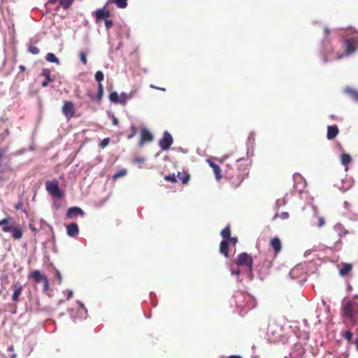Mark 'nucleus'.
<instances>
[{
    "mask_svg": "<svg viewBox=\"0 0 358 358\" xmlns=\"http://www.w3.org/2000/svg\"><path fill=\"white\" fill-rule=\"evenodd\" d=\"M248 175L246 165L238 164L235 165L234 169L228 170L226 173L227 178L234 187H238Z\"/></svg>",
    "mask_w": 358,
    "mask_h": 358,
    "instance_id": "nucleus-1",
    "label": "nucleus"
},
{
    "mask_svg": "<svg viewBox=\"0 0 358 358\" xmlns=\"http://www.w3.org/2000/svg\"><path fill=\"white\" fill-rule=\"evenodd\" d=\"M13 218L8 216L0 220V226H2V231L5 233L11 232V236L15 240H19L22 238L23 229L22 227L17 223L10 224Z\"/></svg>",
    "mask_w": 358,
    "mask_h": 358,
    "instance_id": "nucleus-2",
    "label": "nucleus"
},
{
    "mask_svg": "<svg viewBox=\"0 0 358 358\" xmlns=\"http://www.w3.org/2000/svg\"><path fill=\"white\" fill-rule=\"evenodd\" d=\"M356 306L351 301H348L343 305V317L344 322L353 325L355 323Z\"/></svg>",
    "mask_w": 358,
    "mask_h": 358,
    "instance_id": "nucleus-3",
    "label": "nucleus"
},
{
    "mask_svg": "<svg viewBox=\"0 0 358 358\" xmlns=\"http://www.w3.org/2000/svg\"><path fill=\"white\" fill-rule=\"evenodd\" d=\"M45 187L48 192L53 197L61 199L64 196V192L59 189V182L57 180L45 182Z\"/></svg>",
    "mask_w": 358,
    "mask_h": 358,
    "instance_id": "nucleus-4",
    "label": "nucleus"
},
{
    "mask_svg": "<svg viewBox=\"0 0 358 358\" xmlns=\"http://www.w3.org/2000/svg\"><path fill=\"white\" fill-rule=\"evenodd\" d=\"M358 41L355 38H349L345 40L343 43L344 53L337 55V59H341L344 56H349L353 54L357 50Z\"/></svg>",
    "mask_w": 358,
    "mask_h": 358,
    "instance_id": "nucleus-5",
    "label": "nucleus"
},
{
    "mask_svg": "<svg viewBox=\"0 0 358 358\" xmlns=\"http://www.w3.org/2000/svg\"><path fill=\"white\" fill-rule=\"evenodd\" d=\"M235 264L239 266H246L250 273H252L253 270V259L246 252H242L238 255L235 259Z\"/></svg>",
    "mask_w": 358,
    "mask_h": 358,
    "instance_id": "nucleus-6",
    "label": "nucleus"
},
{
    "mask_svg": "<svg viewBox=\"0 0 358 358\" xmlns=\"http://www.w3.org/2000/svg\"><path fill=\"white\" fill-rule=\"evenodd\" d=\"M241 297L243 299L244 304H242L241 302L238 300L236 301L237 307H240L241 308H246L248 310L252 309L256 306V301L254 297L248 294H241Z\"/></svg>",
    "mask_w": 358,
    "mask_h": 358,
    "instance_id": "nucleus-7",
    "label": "nucleus"
},
{
    "mask_svg": "<svg viewBox=\"0 0 358 358\" xmlns=\"http://www.w3.org/2000/svg\"><path fill=\"white\" fill-rule=\"evenodd\" d=\"M173 140L168 131H164L163 137L159 141V145L162 150H168L173 144Z\"/></svg>",
    "mask_w": 358,
    "mask_h": 358,
    "instance_id": "nucleus-8",
    "label": "nucleus"
},
{
    "mask_svg": "<svg viewBox=\"0 0 358 358\" xmlns=\"http://www.w3.org/2000/svg\"><path fill=\"white\" fill-rule=\"evenodd\" d=\"M63 115L69 121L75 115L74 104L72 101H65L62 108Z\"/></svg>",
    "mask_w": 358,
    "mask_h": 358,
    "instance_id": "nucleus-9",
    "label": "nucleus"
},
{
    "mask_svg": "<svg viewBox=\"0 0 358 358\" xmlns=\"http://www.w3.org/2000/svg\"><path fill=\"white\" fill-rule=\"evenodd\" d=\"M93 15L95 17L96 22H99V21L109 18L111 15L110 12L108 10L106 9V6L96 10L94 12Z\"/></svg>",
    "mask_w": 358,
    "mask_h": 358,
    "instance_id": "nucleus-10",
    "label": "nucleus"
},
{
    "mask_svg": "<svg viewBox=\"0 0 358 358\" xmlns=\"http://www.w3.org/2000/svg\"><path fill=\"white\" fill-rule=\"evenodd\" d=\"M11 288L13 290L12 300L14 302H17L19 301V297L21 295L23 290L22 286L19 281H16L15 282L13 283Z\"/></svg>",
    "mask_w": 358,
    "mask_h": 358,
    "instance_id": "nucleus-11",
    "label": "nucleus"
},
{
    "mask_svg": "<svg viewBox=\"0 0 358 358\" xmlns=\"http://www.w3.org/2000/svg\"><path fill=\"white\" fill-rule=\"evenodd\" d=\"M47 278V276L42 274L39 270H35L28 275V279H32L36 284L43 282Z\"/></svg>",
    "mask_w": 358,
    "mask_h": 358,
    "instance_id": "nucleus-12",
    "label": "nucleus"
},
{
    "mask_svg": "<svg viewBox=\"0 0 358 358\" xmlns=\"http://www.w3.org/2000/svg\"><path fill=\"white\" fill-rule=\"evenodd\" d=\"M153 140L152 134L146 129H143L141 132V140L138 146L142 147L145 143L151 142Z\"/></svg>",
    "mask_w": 358,
    "mask_h": 358,
    "instance_id": "nucleus-13",
    "label": "nucleus"
},
{
    "mask_svg": "<svg viewBox=\"0 0 358 358\" xmlns=\"http://www.w3.org/2000/svg\"><path fill=\"white\" fill-rule=\"evenodd\" d=\"M85 212L79 207L74 206L68 209L66 217L68 219H73L77 216H83Z\"/></svg>",
    "mask_w": 358,
    "mask_h": 358,
    "instance_id": "nucleus-14",
    "label": "nucleus"
},
{
    "mask_svg": "<svg viewBox=\"0 0 358 358\" xmlns=\"http://www.w3.org/2000/svg\"><path fill=\"white\" fill-rule=\"evenodd\" d=\"M66 233L71 237H76L79 233V228L76 223L72 222L66 225Z\"/></svg>",
    "mask_w": 358,
    "mask_h": 358,
    "instance_id": "nucleus-15",
    "label": "nucleus"
},
{
    "mask_svg": "<svg viewBox=\"0 0 358 358\" xmlns=\"http://www.w3.org/2000/svg\"><path fill=\"white\" fill-rule=\"evenodd\" d=\"M271 247L274 250L275 254L280 252L282 248L281 241L278 237L273 238L270 241Z\"/></svg>",
    "mask_w": 358,
    "mask_h": 358,
    "instance_id": "nucleus-16",
    "label": "nucleus"
},
{
    "mask_svg": "<svg viewBox=\"0 0 358 358\" xmlns=\"http://www.w3.org/2000/svg\"><path fill=\"white\" fill-rule=\"evenodd\" d=\"M207 162H208L209 166L213 169L215 178L217 180H220L222 178V174H221V169H220V166L217 164L213 162L210 160H208Z\"/></svg>",
    "mask_w": 358,
    "mask_h": 358,
    "instance_id": "nucleus-17",
    "label": "nucleus"
},
{
    "mask_svg": "<svg viewBox=\"0 0 358 358\" xmlns=\"http://www.w3.org/2000/svg\"><path fill=\"white\" fill-rule=\"evenodd\" d=\"M50 73L51 72L49 69H43L42 76L45 78V80L42 83V87H47L50 82H52L54 80V79L50 77Z\"/></svg>",
    "mask_w": 358,
    "mask_h": 358,
    "instance_id": "nucleus-18",
    "label": "nucleus"
},
{
    "mask_svg": "<svg viewBox=\"0 0 358 358\" xmlns=\"http://www.w3.org/2000/svg\"><path fill=\"white\" fill-rule=\"evenodd\" d=\"M352 269V264L350 263H343L341 268L339 270V274L342 276H345L349 274V273Z\"/></svg>",
    "mask_w": 358,
    "mask_h": 358,
    "instance_id": "nucleus-19",
    "label": "nucleus"
},
{
    "mask_svg": "<svg viewBox=\"0 0 358 358\" xmlns=\"http://www.w3.org/2000/svg\"><path fill=\"white\" fill-rule=\"evenodd\" d=\"M220 252L226 257L229 256V241L227 240H223L221 241L220 245Z\"/></svg>",
    "mask_w": 358,
    "mask_h": 358,
    "instance_id": "nucleus-20",
    "label": "nucleus"
},
{
    "mask_svg": "<svg viewBox=\"0 0 358 358\" xmlns=\"http://www.w3.org/2000/svg\"><path fill=\"white\" fill-rule=\"evenodd\" d=\"M177 177L179 180L182 182V184H187L190 178V175L185 171L178 172Z\"/></svg>",
    "mask_w": 358,
    "mask_h": 358,
    "instance_id": "nucleus-21",
    "label": "nucleus"
},
{
    "mask_svg": "<svg viewBox=\"0 0 358 358\" xmlns=\"http://www.w3.org/2000/svg\"><path fill=\"white\" fill-rule=\"evenodd\" d=\"M351 160H352V159H351V157L350 155H348L347 153H343L341 155V162L342 164L345 166V171L348 170L347 166L351 162Z\"/></svg>",
    "mask_w": 358,
    "mask_h": 358,
    "instance_id": "nucleus-22",
    "label": "nucleus"
},
{
    "mask_svg": "<svg viewBox=\"0 0 358 358\" xmlns=\"http://www.w3.org/2000/svg\"><path fill=\"white\" fill-rule=\"evenodd\" d=\"M127 1L128 0H108V2L106 4L113 3L116 4L120 8H124L127 6Z\"/></svg>",
    "mask_w": 358,
    "mask_h": 358,
    "instance_id": "nucleus-23",
    "label": "nucleus"
},
{
    "mask_svg": "<svg viewBox=\"0 0 358 358\" xmlns=\"http://www.w3.org/2000/svg\"><path fill=\"white\" fill-rule=\"evenodd\" d=\"M345 92L352 99L358 102V90L347 88Z\"/></svg>",
    "mask_w": 358,
    "mask_h": 358,
    "instance_id": "nucleus-24",
    "label": "nucleus"
},
{
    "mask_svg": "<svg viewBox=\"0 0 358 358\" xmlns=\"http://www.w3.org/2000/svg\"><path fill=\"white\" fill-rule=\"evenodd\" d=\"M131 98V95H129L127 94L126 92H122L120 95H119V100H120V104H122V105H124L126 104V103L127 102V101Z\"/></svg>",
    "mask_w": 358,
    "mask_h": 358,
    "instance_id": "nucleus-25",
    "label": "nucleus"
},
{
    "mask_svg": "<svg viewBox=\"0 0 358 358\" xmlns=\"http://www.w3.org/2000/svg\"><path fill=\"white\" fill-rule=\"evenodd\" d=\"M327 129V138H334L336 137V126H328Z\"/></svg>",
    "mask_w": 358,
    "mask_h": 358,
    "instance_id": "nucleus-26",
    "label": "nucleus"
},
{
    "mask_svg": "<svg viewBox=\"0 0 358 358\" xmlns=\"http://www.w3.org/2000/svg\"><path fill=\"white\" fill-rule=\"evenodd\" d=\"M46 59H47V61H48L50 62L56 63V64L59 63V59L55 56V54H53L52 52H49L47 54Z\"/></svg>",
    "mask_w": 358,
    "mask_h": 358,
    "instance_id": "nucleus-27",
    "label": "nucleus"
},
{
    "mask_svg": "<svg viewBox=\"0 0 358 358\" xmlns=\"http://www.w3.org/2000/svg\"><path fill=\"white\" fill-rule=\"evenodd\" d=\"M59 2L64 9H68L72 5L73 0H59Z\"/></svg>",
    "mask_w": 358,
    "mask_h": 358,
    "instance_id": "nucleus-28",
    "label": "nucleus"
},
{
    "mask_svg": "<svg viewBox=\"0 0 358 358\" xmlns=\"http://www.w3.org/2000/svg\"><path fill=\"white\" fill-rule=\"evenodd\" d=\"M221 236L224 239H227L229 238V236H231V229L229 225L222 230Z\"/></svg>",
    "mask_w": 358,
    "mask_h": 358,
    "instance_id": "nucleus-29",
    "label": "nucleus"
},
{
    "mask_svg": "<svg viewBox=\"0 0 358 358\" xmlns=\"http://www.w3.org/2000/svg\"><path fill=\"white\" fill-rule=\"evenodd\" d=\"M109 99L111 102L115 103H120L119 95L116 92H113L109 95Z\"/></svg>",
    "mask_w": 358,
    "mask_h": 358,
    "instance_id": "nucleus-30",
    "label": "nucleus"
},
{
    "mask_svg": "<svg viewBox=\"0 0 358 358\" xmlns=\"http://www.w3.org/2000/svg\"><path fill=\"white\" fill-rule=\"evenodd\" d=\"M103 95V87L101 83L98 85V92L96 95V99L98 101H101Z\"/></svg>",
    "mask_w": 358,
    "mask_h": 358,
    "instance_id": "nucleus-31",
    "label": "nucleus"
},
{
    "mask_svg": "<svg viewBox=\"0 0 358 358\" xmlns=\"http://www.w3.org/2000/svg\"><path fill=\"white\" fill-rule=\"evenodd\" d=\"M127 174V171L125 169H121L117 173H115L113 176V178L116 180L120 177L124 176Z\"/></svg>",
    "mask_w": 358,
    "mask_h": 358,
    "instance_id": "nucleus-32",
    "label": "nucleus"
},
{
    "mask_svg": "<svg viewBox=\"0 0 358 358\" xmlns=\"http://www.w3.org/2000/svg\"><path fill=\"white\" fill-rule=\"evenodd\" d=\"M110 142V138H103L99 143V147L102 149L105 148L106 146L108 145V144Z\"/></svg>",
    "mask_w": 358,
    "mask_h": 358,
    "instance_id": "nucleus-33",
    "label": "nucleus"
},
{
    "mask_svg": "<svg viewBox=\"0 0 358 358\" xmlns=\"http://www.w3.org/2000/svg\"><path fill=\"white\" fill-rule=\"evenodd\" d=\"M278 217H279L282 220H287V219L289 218V213L287 212H282L280 215L275 214L273 219L275 220Z\"/></svg>",
    "mask_w": 358,
    "mask_h": 358,
    "instance_id": "nucleus-34",
    "label": "nucleus"
},
{
    "mask_svg": "<svg viewBox=\"0 0 358 358\" xmlns=\"http://www.w3.org/2000/svg\"><path fill=\"white\" fill-rule=\"evenodd\" d=\"M103 73L102 71H96V73H95V79L96 81L99 82V83H101V82L103 80Z\"/></svg>",
    "mask_w": 358,
    "mask_h": 358,
    "instance_id": "nucleus-35",
    "label": "nucleus"
},
{
    "mask_svg": "<svg viewBox=\"0 0 358 358\" xmlns=\"http://www.w3.org/2000/svg\"><path fill=\"white\" fill-rule=\"evenodd\" d=\"M29 52L34 55H37L39 53V49L34 45H30L29 48Z\"/></svg>",
    "mask_w": 358,
    "mask_h": 358,
    "instance_id": "nucleus-36",
    "label": "nucleus"
},
{
    "mask_svg": "<svg viewBox=\"0 0 358 358\" xmlns=\"http://www.w3.org/2000/svg\"><path fill=\"white\" fill-rule=\"evenodd\" d=\"M79 55H80V58L81 62H83V64L84 65H85L87 64V55H86V53L85 52H80Z\"/></svg>",
    "mask_w": 358,
    "mask_h": 358,
    "instance_id": "nucleus-37",
    "label": "nucleus"
},
{
    "mask_svg": "<svg viewBox=\"0 0 358 358\" xmlns=\"http://www.w3.org/2000/svg\"><path fill=\"white\" fill-rule=\"evenodd\" d=\"M55 275L57 280V282L58 284H61L62 282V274L61 273L58 271V270H55Z\"/></svg>",
    "mask_w": 358,
    "mask_h": 358,
    "instance_id": "nucleus-38",
    "label": "nucleus"
},
{
    "mask_svg": "<svg viewBox=\"0 0 358 358\" xmlns=\"http://www.w3.org/2000/svg\"><path fill=\"white\" fill-rule=\"evenodd\" d=\"M164 179L166 180V181H170L171 182H176L177 181L176 178V176L174 174L173 175H169V176H166L164 177Z\"/></svg>",
    "mask_w": 358,
    "mask_h": 358,
    "instance_id": "nucleus-39",
    "label": "nucleus"
},
{
    "mask_svg": "<svg viewBox=\"0 0 358 358\" xmlns=\"http://www.w3.org/2000/svg\"><path fill=\"white\" fill-rule=\"evenodd\" d=\"M43 292H46L50 289V285H49V280L48 278L45 279L43 282Z\"/></svg>",
    "mask_w": 358,
    "mask_h": 358,
    "instance_id": "nucleus-40",
    "label": "nucleus"
},
{
    "mask_svg": "<svg viewBox=\"0 0 358 358\" xmlns=\"http://www.w3.org/2000/svg\"><path fill=\"white\" fill-rule=\"evenodd\" d=\"M105 22V26L106 27L107 29H110V28H112L113 27V22L112 20H108L106 19V20H104Z\"/></svg>",
    "mask_w": 358,
    "mask_h": 358,
    "instance_id": "nucleus-41",
    "label": "nucleus"
},
{
    "mask_svg": "<svg viewBox=\"0 0 358 358\" xmlns=\"http://www.w3.org/2000/svg\"><path fill=\"white\" fill-rule=\"evenodd\" d=\"M343 336L349 341L352 339V334L350 331H346L343 333Z\"/></svg>",
    "mask_w": 358,
    "mask_h": 358,
    "instance_id": "nucleus-42",
    "label": "nucleus"
},
{
    "mask_svg": "<svg viewBox=\"0 0 358 358\" xmlns=\"http://www.w3.org/2000/svg\"><path fill=\"white\" fill-rule=\"evenodd\" d=\"M229 240H227L229 241V243H231L234 245H235L237 241H238V238L236 237H231L229 236V238H228Z\"/></svg>",
    "mask_w": 358,
    "mask_h": 358,
    "instance_id": "nucleus-43",
    "label": "nucleus"
},
{
    "mask_svg": "<svg viewBox=\"0 0 358 358\" xmlns=\"http://www.w3.org/2000/svg\"><path fill=\"white\" fill-rule=\"evenodd\" d=\"M337 234H338L339 236L341 235V231H343L342 226L341 224H337Z\"/></svg>",
    "mask_w": 358,
    "mask_h": 358,
    "instance_id": "nucleus-44",
    "label": "nucleus"
},
{
    "mask_svg": "<svg viewBox=\"0 0 358 358\" xmlns=\"http://www.w3.org/2000/svg\"><path fill=\"white\" fill-rule=\"evenodd\" d=\"M324 224V220L322 217L319 218L318 227H321Z\"/></svg>",
    "mask_w": 358,
    "mask_h": 358,
    "instance_id": "nucleus-45",
    "label": "nucleus"
},
{
    "mask_svg": "<svg viewBox=\"0 0 358 358\" xmlns=\"http://www.w3.org/2000/svg\"><path fill=\"white\" fill-rule=\"evenodd\" d=\"M231 273L234 274V275H238L240 274V270L238 268H237V269H232L231 270Z\"/></svg>",
    "mask_w": 358,
    "mask_h": 358,
    "instance_id": "nucleus-46",
    "label": "nucleus"
},
{
    "mask_svg": "<svg viewBox=\"0 0 358 358\" xmlns=\"http://www.w3.org/2000/svg\"><path fill=\"white\" fill-rule=\"evenodd\" d=\"M73 296V292L72 291H68V294H67V299H69L70 298H71Z\"/></svg>",
    "mask_w": 358,
    "mask_h": 358,
    "instance_id": "nucleus-47",
    "label": "nucleus"
},
{
    "mask_svg": "<svg viewBox=\"0 0 358 358\" xmlns=\"http://www.w3.org/2000/svg\"><path fill=\"white\" fill-rule=\"evenodd\" d=\"M150 87L155 88V89H158V90H162V91H165L164 88L157 87L154 86L153 85H150Z\"/></svg>",
    "mask_w": 358,
    "mask_h": 358,
    "instance_id": "nucleus-48",
    "label": "nucleus"
},
{
    "mask_svg": "<svg viewBox=\"0 0 358 358\" xmlns=\"http://www.w3.org/2000/svg\"><path fill=\"white\" fill-rule=\"evenodd\" d=\"M136 133H135V132H132V134H129V135L128 136V137H127V138H128V139H131V138H132L136 135Z\"/></svg>",
    "mask_w": 358,
    "mask_h": 358,
    "instance_id": "nucleus-49",
    "label": "nucleus"
},
{
    "mask_svg": "<svg viewBox=\"0 0 358 358\" xmlns=\"http://www.w3.org/2000/svg\"><path fill=\"white\" fill-rule=\"evenodd\" d=\"M19 69H20V71H24L26 70L25 66H23V65H20V66H19Z\"/></svg>",
    "mask_w": 358,
    "mask_h": 358,
    "instance_id": "nucleus-50",
    "label": "nucleus"
},
{
    "mask_svg": "<svg viewBox=\"0 0 358 358\" xmlns=\"http://www.w3.org/2000/svg\"><path fill=\"white\" fill-rule=\"evenodd\" d=\"M57 0H48L50 4H55Z\"/></svg>",
    "mask_w": 358,
    "mask_h": 358,
    "instance_id": "nucleus-51",
    "label": "nucleus"
},
{
    "mask_svg": "<svg viewBox=\"0 0 358 358\" xmlns=\"http://www.w3.org/2000/svg\"><path fill=\"white\" fill-rule=\"evenodd\" d=\"M229 358H242V357L238 355H231Z\"/></svg>",
    "mask_w": 358,
    "mask_h": 358,
    "instance_id": "nucleus-52",
    "label": "nucleus"
},
{
    "mask_svg": "<svg viewBox=\"0 0 358 358\" xmlns=\"http://www.w3.org/2000/svg\"><path fill=\"white\" fill-rule=\"evenodd\" d=\"M136 161L139 163H141V162H144V159L143 158H138L136 159Z\"/></svg>",
    "mask_w": 358,
    "mask_h": 358,
    "instance_id": "nucleus-53",
    "label": "nucleus"
},
{
    "mask_svg": "<svg viewBox=\"0 0 358 358\" xmlns=\"http://www.w3.org/2000/svg\"><path fill=\"white\" fill-rule=\"evenodd\" d=\"M355 345H356L357 350H358V335L355 340Z\"/></svg>",
    "mask_w": 358,
    "mask_h": 358,
    "instance_id": "nucleus-54",
    "label": "nucleus"
},
{
    "mask_svg": "<svg viewBox=\"0 0 358 358\" xmlns=\"http://www.w3.org/2000/svg\"><path fill=\"white\" fill-rule=\"evenodd\" d=\"M131 129L133 132L136 133V129L135 126L132 125Z\"/></svg>",
    "mask_w": 358,
    "mask_h": 358,
    "instance_id": "nucleus-55",
    "label": "nucleus"
},
{
    "mask_svg": "<svg viewBox=\"0 0 358 358\" xmlns=\"http://www.w3.org/2000/svg\"><path fill=\"white\" fill-rule=\"evenodd\" d=\"M113 124H117V122H118V120H117L116 118H115V119L113 120Z\"/></svg>",
    "mask_w": 358,
    "mask_h": 358,
    "instance_id": "nucleus-56",
    "label": "nucleus"
},
{
    "mask_svg": "<svg viewBox=\"0 0 358 358\" xmlns=\"http://www.w3.org/2000/svg\"><path fill=\"white\" fill-rule=\"evenodd\" d=\"M20 203H18L17 205L15 206V208L17 210L20 209Z\"/></svg>",
    "mask_w": 358,
    "mask_h": 358,
    "instance_id": "nucleus-57",
    "label": "nucleus"
},
{
    "mask_svg": "<svg viewBox=\"0 0 358 358\" xmlns=\"http://www.w3.org/2000/svg\"><path fill=\"white\" fill-rule=\"evenodd\" d=\"M11 358H16V355L15 354L12 355Z\"/></svg>",
    "mask_w": 358,
    "mask_h": 358,
    "instance_id": "nucleus-58",
    "label": "nucleus"
},
{
    "mask_svg": "<svg viewBox=\"0 0 358 358\" xmlns=\"http://www.w3.org/2000/svg\"><path fill=\"white\" fill-rule=\"evenodd\" d=\"M348 232L346 231H343V234H347Z\"/></svg>",
    "mask_w": 358,
    "mask_h": 358,
    "instance_id": "nucleus-59",
    "label": "nucleus"
},
{
    "mask_svg": "<svg viewBox=\"0 0 358 358\" xmlns=\"http://www.w3.org/2000/svg\"><path fill=\"white\" fill-rule=\"evenodd\" d=\"M322 303L324 305H325V301L324 300L322 301Z\"/></svg>",
    "mask_w": 358,
    "mask_h": 358,
    "instance_id": "nucleus-60",
    "label": "nucleus"
},
{
    "mask_svg": "<svg viewBox=\"0 0 358 358\" xmlns=\"http://www.w3.org/2000/svg\"><path fill=\"white\" fill-rule=\"evenodd\" d=\"M9 350H13V347H10V348H9Z\"/></svg>",
    "mask_w": 358,
    "mask_h": 358,
    "instance_id": "nucleus-61",
    "label": "nucleus"
}]
</instances>
